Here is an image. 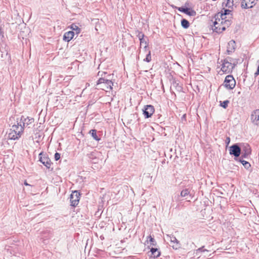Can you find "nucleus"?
I'll use <instances>...</instances> for the list:
<instances>
[{"mask_svg":"<svg viewBox=\"0 0 259 259\" xmlns=\"http://www.w3.org/2000/svg\"><path fill=\"white\" fill-rule=\"evenodd\" d=\"M151 60V51H149L148 53L147 54L146 58L144 59V61L147 62H149Z\"/></svg>","mask_w":259,"mask_h":259,"instance_id":"29","label":"nucleus"},{"mask_svg":"<svg viewBox=\"0 0 259 259\" xmlns=\"http://www.w3.org/2000/svg\"><path fill=\"white\" fill-rule=\"evenodd\" d=\"M136 33L137 36L139 38V40L142 39L145 37L144 34L139 30H137L136 31Z\"/></svg>","mask_w":259,"mask_h":259,"instance_id":"25","label":"nucleus"},{"mask_svg":"<svg viewBox=\"0 0 259 259\" xmlns=\"http://www.w3.org/2000/svg\"><path fill=\"white\" fill-rule=\"evenodd\" d=\"M241 153V148L240 147V143H236L232 145L229 148V154L231 155L234 156V159L238 160L239 158V157Z\"/></svg>","mask_w":259,"mask_h":259,"instance_id":"3","label":"nucleus"},{"mask_svg":"<svg viewBox=\"0 0 259 259\" xmlns=\"http://www.w3.org/2000/svg\"><path fill=\"white\" fill-rule=\"evenodd\" d=\"M97 85L99 89L107 92L112 90L113 83L111 80L102 77L97 81Z\"/></svg>","mask_w":259,"mask_h":259,"instance_id":"2","label":"nucleus"},{"mask_svg":"<svg viewBox=\"0 0 259 259\" xmlns=\"http://www.w3.org/2000/svg\"><path fill=\"white\" fill-rule=\"evenodd\" d=\"M80 194L77 191L72 192L70 196V205L72 206L76 207L79 201Z\"/></svg>","mask_w":259,"mask_h":259,"instance_id":"9","label":"nucleus"},{"mask_svg":"<svg viewBox=\"0 0 259 259\" xmlns=\"http://www.w3.org/2000/svg\"><path fill=\"white\" fill-rule=\"evenodd\" d=\"M89 133L91 134L92 137L95 139L96 141H99L100 140V139L98 138L97 135V130L93 129L91 130Z\"/></svg>","mask_w":259,"mask_h":259,"instance_id":"20","label":"nucleus"},{"mask_svg":"<svg viewBox=\"0 0 259 259\" xmlns=\"http://www.w3.org/2000/svg\"><path fill=\"white\" fill-rule=\"evenodd\" d=\"M214 19L215 20L213 22L212 30L214 32H215L218 33H221L226 30L225 27L223 26V22L225 18L221 19L220 18V21H219L218 19L216 20V18Z\"/></svg>","mask_w":259,"mask_h":259,"instance_id":"5","label":"nucleus"},{"mask_svg":"<svg viewBox=\"0 0 259 259\" xmlns=\"http://www.w3.org/2000/svg\"><path fill=\"white\" fill-rule=\"evenodd\" d=\"M252 122L256 125H259V109L254 111L251 115Z\"/></svg>","mask_w":259,"mask_h":259,"instance_id":"13","label":"nucleus"},{"mask_svg":"<svg viewBox=\"0 0 259 259\" xmlns=\"http://www.w3.org/2000/svg\"><path fill=\"white\" fill-rule=\"evenodd\" d=\"M169 238H170V243H173L174 242H179V241H178L176 237H175L174 236H169Z\"/></svg>","mask_w":259,"mask_h":259,"instance_id":"33","label":"nucleus"},{"mask_svg":"<svg viewBox=\"0 0 259 259\" xmlns=\"http://www.w3.org/2000/svg\"><path fill=\"white\" fill-rule=\"evenodd\" d=\"M24 184L25 185V186H30L29 184H28L27 182L25 181L24 182Z\"/></svg>","mask_w":259,"mask_h":259,"instance_id":"37","label":"nucleus"},{"mask_svg":"<svg viewBox=\"0 0 259 259\" xmlns=\"http://www.w3.org/2000/svg\"><path fill=\"white\" fill-rule=\"evenodd\" d=\"M232 59L231 57H227L224 60L221 67V70L223 72L229 73L232 71L233 68L235 67V64L231 62Z\"/></svg>","mask_w":259,"mask_h":259,"instance_id":"4","label":"nucleus"},{"mask_svg":"<svg viewBox=\"0 0 259 259\" xmlns=\"http://www.w3.org/2000/svg\"><path fill=\"white\" fill-rule=\"evenodd\" d=\"M188 196L191 197L190 191L189 189H187V188L185 189L181 192V194H180L181 197H186Z\"/></svg>","mask_w":259,"mask_h":259,"instance_id":"19","label":"nucleus"},{"mask_svg":"<svg viewBox=\"0 0 259 259\" xmlns=\"http://www.w3.org/2000/svg\"><path fill=\"white\" fill-rule=\"evenodd\" d=\"M103 73H104V74H106V72H103Z\"/></svg>","mask_w":259,"mask_h":259,"instance_id":"39","label":"nucleus"},{"mask_svg":"<svg viewBox=\"0 0 259 259\" xmlns=\"http://www.w3.org/2000/svg\"><path fill=\"white\" fill-rule=\"evenodd\" d=\"M171 245L174 249H178L181 247V244L180 242L171 243Z\"/></svg>","mask_w":259,"mask_h":259,"instance_id":"26","label":"nucleus"},{"mask_svg":"<svg viewBox=\"0 0 259 259\" xmlns=\"http://www.w3.org/2000/svg\"><path fill=\"white\" fill-rule=\"evenodd\" d=\"M259 74V69H257V71L254 73L255 77L257 76Z\"/></svg>","mask_w":259,"mask_h":259,"instance_id":"36","label":"nucleus"},{"mask_svg":"<svg viewBox=\"0 0 259 259\" xmlns=\"http://www.w3.org/2000/svg\"><path fill=\"white\" fill-rule=\"evenodd\" d=\"M71 28L75 31L76 32V34H78L80 33V28H79L77 25H76L75 24H72L71 26Z\"/></svg>","mask_w":259,"mask_h":259,"instance_id":"22","label":"nucleus"},{"mask_svg":"<svg viewBox=\"0 0 259 259\" xmlns=\"http://www.w3.org/2000/svg\"><path fill=\"white\" fill-rule=\"evenodd\" d=\"M236 49V42L234 40H231L228 43L227 52L228 55L234 52Z\"/></svg>","mask_w":259,"mask_h":259,"instance_id":"14","label":"nucleus"},{"mask_svg":"<svg viewBox=\"0 0 259 259\" xmlns=\"http://www.w3.org/2000/svg\"><path fill=\"white\" fill-rule=\"evenodd\" d=\"M243 159V158L240 157L237 161L241 162L246 169H249L251 167L250 164L248 162L244 160Z\"/></svg>","mask_w":259,"mask_h":259,"instance_id":"18","label":"nucleus"},{"mask_svg":"<svg viewBox=\"0 0 259 259\" xmlns=\"http://www.w3.org/2000/svg\"><path fill=\"white\" fill-rule=\"evenodd\" d=\"M177 9L179 11L183 12L190 16H195L196 14V12L192 9L183 7H179Z\"/></svg>","mask_w":259,"mask_h":259,"instance_id":"12","label":"nucleus"},{"mask_svg":"<svg viewBox=\"0 0 259 259\" xmlns=\"http://www.w3.org/2000/svg\"><path fill=\"white\" fill-rule=\"evenodd\" d=\"M236 85V81L233 76L231 75H227L224 81V86L229 90L233 89Z\"/></svg>","mask_w":259,"mask_h":259,"instance_id":"8","label":"nucleus"},{"mask_svg":"<svg viewBox=\"0 0 259 259\" xmlns=\"http://www.w3.org/2000/svg\"><path fill=\"white\" fill-rule=\"evenodd\" d=\"M74 32L73 31H69L64 33L63 35V40L65 41L69 42L73 37Z\"/></svg>","mask_w":259,"mask_h":259,"instance_id":"15","label":"nucleus"},{"mask_svg":"<svg viewBox=\"0 0 259 259\" xmlns=\"http://www.w3.org/2000/svg\"><path fill=\"white\" fill-rule=\"evenodd\" d=\"M231 24V22L229 20H224L223 22V26H225L226 29L227 27H228Z\"/></svg>","mask_w":259,"mask_h":259,"instance_id":"28","label":"nucleus"},{"mask_svg":"<svg viewBox=\"0 0 259 259\" xmlns=\"http://www.w3.org/2000/svg\"><path fill=\"white\" fill-rule=\"evenodd\" d=\"M241 148V156L242 158H247L251 153V147L249 144L247 143H240Z\"/></svg>","mask_w":259,"mask_h":259,"instance_id":"6","label":"nucleus"},{"mask_svg":"<svg viewBox=\"0 0 259 259\" xmlns=\"http://www.w3.org/2000/svg\"><path fill=\"white\" fill-rule=\"evenodd\" d=\"M234 5V0H227L225 6L229 8H232Z\"/></svg>","mask_w":259,"mask_h":259,"instance_id":"27","label":"nucleus"},{"mask_svg":"<svg viewBox=\"0 0 259 259\" xmlns=\"http://www.w3.org/2000/svg\"><path fill=\"white\" fill-rule=\"evenodd\" d=\"M150 251L154 258H157L160 255V251L156 248L152 247Z\"/></svg>","mask_w":259,"mask_h":259,"instance_id":"17","label":"nucleus"},{"mask_svg":"<svg viewBox=\"0 0 259 259\" xmlns=\"http://www.w3.org/2000/svg\"><path fill=\"white\" fill-rule=\"evenodd\" d=\"M148 238H149V241L151 245L153 246H155L156 244V243L155 241V239L151 237V236H149L148 237Z\"/></svg>","mask_w":259,"mask_h":259,"instance_id":"31","label":"nucleus"},{"mask_svg":"<svg viewBox=\"0 0 259 259\" xmlns=\"http://www.w3.org/2000/svg\"><path fill=\"white\" fill-rule=\"evenodd\" d=\"M223 18H225V20H226V17L225 16L223 17Z\"/></svg>","mask_w":259,"mask_h":259,"instance_id":"38","label":"nucleus"},{"mask_svg":"<svg viewBox=\"0 0 259 259\" xmlns=\"http://www.w3.org/2000/svg\"><path fill=\"white\" fill-rule=\"evenodd\" d=\"M34 122V119L33 118H29L28 117L25 118L23 116H22L20 119H17V122L19 124L20 126L23 127V130L25 127L28 126L29 124H32Z\"/></svg>","mask_w":259,"mask_h":259,"instance_id":"7","label":"nucleus"},{"mask_svg":"<svg viewBox=\"0 0 259 259\" xmlns=\"http://www.w3.org/2000/svg\"><path fill=\"white\" fill-rule=\"evenodd\" d=\"M204 251H209L208 250L204 249V246H202V247L199 248L196 250V253L198 254L199 253L204 252Z\"/></svg>","mask_w":259,"mask_h":259,"instance_id":"30","label":"nucleus"},{"mask_svg":"<svg viewBox=\"0 0 259 259\" xmlns=\"http://www.w3.org/2000/svg\"><path fill=\"white\" fill-rule=\"evenodd\" d=\"M181 23L182 26L185 29L189 28L190 26L189 22L186 19H182Z\"/></svg>","mask_w":259,"mask_h":259,"instance_id":"21","label":"nucleus"},{"mask_svg":"<svg viewBox=\"0 0 259 259\" xmlns=\"http://www.w3.org/2000/svg\"><path fill=\"white\" fill-rule=\"evenodd\" d=\"M88 156L90 159H91L92 160L96 159V157L94 152H91V153L88 154Z\"/></svg>","mask_w":259,"mask_h":259,"instance_id":"32","label":"nucleus"},{"mask_svg":"<svg viewBox=\"0 0 259 259\" xmlns=\"http://www.w3.org/2000/svg\"><path fill=\"white\" fill-rule=\"evenodd\" d=\"M140 45H142V44H145L144 49L146 51L148 47V44L147 42V40H146L144 38H143L142 39L140 40Z\"/></svg>","mask_w":259,"mask_h":259,"instance_id":"24","label":"nucleus"},{"mask_svg":"<svg viewBox=\"0 0 259 259\" xmlns=\"http://www.w3.org/2000/svg\"><path fill=\"white\" fill-rule=\"evenodd\" d=\"M229 103V101L228 100L224 101L223 102L220 101V106L224 109H226L228 106Z\"/></svg>","mask_w":259,"mask_h":259,"instance_id":"23","label":"nucleus"},{"mask_svg":"<svg viewBox=\"0 0 259 259\" xmlns=\"http://www.w3.org/2000/svg\"><path fill=\"white\" fill-rule=\"evenodd\" d=\"M23 133V127L20 126L17 122V124H14L12 126L9 132H8V138L10 140L19 139Z\"/></svg>","mask_w":259,"mask_h":259,"instance_id":"1","label":"nucleus"},{"mask_svg":"<svg viewBox=\"0 0 259 259\" xmlns=\"http://www.w3.org/2000/svg\"><path fill=\"white\" fill-rule=\"evenodd\" d=\"M225 142L227 145H229L230 142V138L229 137H227Z\"/></svg>","mask_w":259,"mask_h":259,"instance_id":"35","label":"nucleus"},{"mask_svg":"<svg viewBox=\"0 0 259 259\" xmlns=\"http://www.w3.org/2000/svg\"><path fill=\"white\" fill-rule=\"evenodd\" d=\"M155 111L153 106L151 105H147L144 106L143 109V114L146 118L151 117Z\"/></svg>","mask_w":259,"mask_h":259,"instance_id":"11","label":"nucleus"},{"mask_svg":"<svg viewBox=\"0 0 259 259\" xmlns=\"http://www.w3.org/2000/svg\"><path fill=\"white\" fill-rule=\"evenodd\" d=\"M54 158L56 161L58 160L60 158V154L58 152H56L54 155Z\"/></svg>","mask_w":259,"mask_h":259,"instance_id":"34","label":"nucleus"},{"mask_svg":"<svg viewBox=\"0 0 259 259\" xmlns=\"http://www.w3.org/2000/svg\"><path fill=\"white\" fill-rule=\"evenodd\" d=\"M39 160L48 168H50L52 164L50 159L44 154L43 152H40L38 155Z\"/></svg>","mask_w":259,"mask_h":259,"instance_id":"10","label":"nucleus"},{"mask_svg":"<svg viewBox=\"0 0 259 259\" xmlns=\"http://www.w3.org/2000/svg\"><path fill=\"white\" fill-rule=\"evenodd\" d=\"M231 12V11L229 9H224V13L219 12V13L216 14L214 15V18H216V20L218 19L219 21H220V18L222 19L223 17L227 15H229Z\"/></svg>","mask_w":259,"mask_h":259,"instance_id":"16","label":"nucleus"}]
</instances>
